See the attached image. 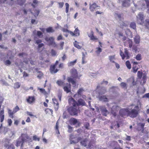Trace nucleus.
<instances>
[{"label": "nucleus", "instance_id": "nucleus-1", "mask_svg": "<svg viewBox=\"0 0 149 149\" xmlns=\"http://www.w3.org/2000/svg\"><path fill=\"white\" fill-rule=\"evenodd\" d=\"M68 102L71 107L68 109V111L72 115H77L79 111L78 104L75 100L72 98L69 99Z\"/></svg>", "mask_w": 149, "mask_h": 149}, {"label": "nucleus", "instance_id": "nucleus-2", "mask_svg": "<svg viewBox=\"0 0 149 149\" xmlns=\"http://www.w3.org/2000/svg\"><path fill=\"white\" fill-rule=\"evenodd\" d=\"M29 140L30 138L27 135L23 134L16 141V146L17 147L21 146L20 149H26L24 147V144L25 142Z\"/></svg>", "mask_w": 149, "mask_h": 149}, {"label": "nucleus", "instance_id": "nucleus-3", "mask_svg": "<svg viewBox=\"0 0 149 149\" xmlns=\"http://www.w3.org/2000/svg\"><path fill=\"white\" fill-rule=\"evenodd\" d=\"M139 107L138 106H135L132 105L128 108V115L132 118L136 117L138 114Z\"/></svg>", "mask_w": 149, "mask_h": 149}, {"label": "nucleus", "instance_id": "nucleus-4", "mask_svg": "<svg viewBox=\"0 0 149 149\" xmlns=\"http://www.w3.org/2000/svg\"><path fill=\"white\" fill-rule=\"evenodd\" d=\"M45 40L49 46H52L54 47H57V45L54 41V38L53 37H46L45 38Z\"/></svg>", "mask_w": 149, "mask_h": 149}, {"label": "nucleus", "instance_id": "nucleus-5", "mask_svg": "<svg viewBox=\"0 0 149 149\" xmlns=\"http://www.w3.org/2000/svg\"><path fill=\"white\" fill-rule=\"evenodd\" d=\"M71 144H74L77 143L80 140V138H77L72 134L70 136L69 139Z\"/></svg>", "mask_w": 149, "mask_h": 149}, {"label": "nucleus", "instance_id": "nucleus-6", "mask_svg": "<svg viewBox=\"0 0 149 149\" xmlns=\"http://www.w3.org/2000/svg\"><path fill=\"white\" fill-rule=\"evenodd\" d=\"M147 78V74L145 73L142 74V72H140V84L142 85L145 84L146 82Z\"/></svg>", "mask_w": 149, "mask_h": 149}, {"label": "nucleus", "instance_id": "nucleus-7", "mask_svg": "<svg viewBox=\"0 0 149 149\" xmlns=\"http://www.w3.org/2000/svg\"><path fill=\"white\" fill-rule=\"evenodd\" d=\"M120 55L123 59H124L125 58H126V59H128L129 58V57L128 53L126 49H125L124 53H123L122 51L120 50Z\"/></svg>", "mask_w": 149, "mask_h": 149}, {"label": "nucleus", "instance_id": "nucleus-8", "mask_svg": "<svg viewBox=\"0 0 149 149\" xmlns=\"http://www.w3.org/2000/svg\"><path fill=\"white\" fill-rule=\"evenodd\" d=\"M63 89L67 93H68L71 91V86L70 84H65L63 86Z\"/></svg>", "mask_w": 149, "mask_h": 149}, {"label": "nucleus", "instance_id": "nucleus-9", "mask_svg": "<svg viewBox=\"0 0 149 149\" xmlns=\"http://www.w3.org/2000/svg\"><path fill=\"white\" fill-rule=\"evenodd\" d=\"M100 109L102 114L106 116L109 114V112L107 110L105 107L104 106H101L100 107Z\"/></svg>", "mask_w": 149, "mask_h": 149}, {"label": "nucleus", "instance_id": "nucleus-10", "mask_svg": "<svg viewBox=\"0 0 149 149\" xmlns=\"http://www.w3.org/2000/svg\"><path fill=\"white\" fill-rule=\"evenodd\" d=\"M132 63H133L132 67L133 72L134 73H136L139 69V63L135 61H133Z\"/></svg>", "mask_w": 149, "mask_h": 149}, {"label": "nucleus", "instance_id": "nucleus-11", "mask_svg": "<svg viewBox=\"0 0 149 149\" xmlns=\"http://www.w3.org/2000/svg\"><path fill=\"white\" fill-rule=\"evenodd\" d=\"M70 123L71 125H76V126H79V121L77 119L74 118H71L70 120Z\"/></svg>", "mask_w": 149, "mask_h": 149}, {"label": "nucleus", "instance_id": "nucleus-12", "mask_svg": "<svg viewBox=\"0 0 149 149\" xmlns=\"http://www.w3.org/2000/svg\"><path fill=\"white\" fill-rule=\"evenodd\" d=\"M119 107L113 105L111 108V113L114 116L116 115V111L119 110Z\"/></svg>", "mask_w": 149, "mask_h": 149}, {"label": "nucleus", "instance_id": "nucleus-13", "mask_svg": "<svg viewBox=\"0 0 149 149\" xmlns=\"http://www.w3.org/2000/svg\"><path fill=\"white\" fill-rule=\"evenodd\" d=\"M87 34L88 36L90 38L91 40L93 41H95L98 40V38L97 37L94 36V33L93 31H91L90 33H87Z\"/></svg>", "mask_w": 149, "mask_h": 149}, {"label": "nucleus", "instance_id": "nucleus-14", "mask_svg": "<svg viewBox=\"0 0 149 149\" xmlns=\"http://www.w3.org/2000/svg\"><path fill=\"white\" fill-rule=\"evenodd\" d=\"M71 77L73 78H77L78 77V75L76 70L73 68L71 69L70 71Z\"/></svg>", "mask_w": 149, "mask_h": 149}, {"label": "nucleus", "instance_id": "nucleus-15", "mask_svg": "<svg viewBox=\"0 0 149 149\" xmlns=\"http://www.w3.org/2000/svg\"><path fill=\"white\" fill-rule=\"evenodd\" d=\"M128 109H122L119 111L120 114L122 116H124L128 115Z\"/></svg>", "mask_w": 149, "mask_h": 149}, {"label": "nucleus", "instance_id": "nucleus-16", "mask_svg": "<svg viewBox=\"0 0 149 149\" xmlns=\"http://www.w3.org/2000/svg\"><path fill=\"white\" fill-rule=\"evenodd\" d=\"M99 7L95 3H94L91 4H90L89 9L91 12H93L96 9H97V8Z\"/></svg>", "mask_w": 149, "mask_h": 149}, {"label": "nucleus", "instance_id": "nucleus-17", "mask_svg": "<svg viewBox=\"0 0 149 149\" xmlns=\"http://www.w3.org/2000/svg\"><path fill=\"white\" fill-rule=\"evenodd\" d=\"M81 143L82 146L85 147H86L87 145L88 146V147H90L91 146L90 145L89 143V142L87 139H83L81 142Z\"/></svg>", "mask_w": 149, "mask_h": 149}, {"label": "nucleus", "instance_id": "nucleus-18", "mask_svg": "<svg viewBox=\"0 0 149 149\" xmlns=\"http://www.w3.org/2000/svg\"><path fill=\"white\" fill-rule=\"evenodd\" d=\"M6 2L9 5H12L14 3V0H0V3Z\"/></svg>", "mask_w": 149, "mask_h": 149}, {"label": "nucleus", "instance_id": "nucleus-19", "mask_svg": "<svg viewBox=\"0 0 149 149\" xmlns=\"http://www.w3.org/2000/svg\"><path fill=\"white\" fill-rule=\"evenodd\" d=\"M72 77H68L67 80L68 82L72 83L73 85V87H75L76 86V82Z\"/></svg>", "mask_w": 149, "mask_h": 149}, {"label": "nucleus", "instance_id": "nucleus-20", "mask_svg": "<svg viewBox=\"0 0 149 149\" xmlns=\"http://www.w3.org/2000/svg\"><path fill=\"white\" fill-rule=\"evenodd\" d=\"M56 66L55 65L51 66L50 70L52 74L56 73L58 71V70L57 69H55Z\"/></svg>", "mask_w": 149, "mask_h": 149}, {"label": "nucleus", "instance_id": "nucleus-21", "mask_svg": "<svg viewBox=\"0 0 149 149\" xmlns=\"http://www.w3.org/2000/svg\"><path fill=\"white\" fill-rule=\"evenodd\" d=\"M83 91L84 89L82 88H79L77 91V94L74 95V97H76L77 96H80Z\"/></svg>", "mask_w": 149, "mask_h": 149}, {"label": "nucleus", "instance_id": "nucleus-22", "mask_svg": "<svg viewBox=\"0 0 149 149\" xmlns=\"http://www.w3.org/2000/svg\"><path fill=\"white\" fill-rule=\"evenodd\" d=\"M130 0H125L123 1L122 3L123 6L124 7L128 6L130 4Z\"/></svg>", "mask_w": 149, "mask_h": 149}, {"label": "nucleus", "instance_id": "nucleus-23", "mask_svg": "<svg viewBox=\"0 0 149 149\" xmlns=\"http://www.w3.org/2000/svg\"><path fill=\"white\" fill-rule=\"evenodd\" d=\"M99 100L103 102H108V99L105 96H102L99 97Z\"/></svg>", "mask_w": 149, "mask_h": 149}, {"label": "nucleus", "instance_id": "nucleus-24", "mask_svg": "<svg viewBox=\"0 0 149 149\" xmlns=\"http://www.w3.org/2000/svg\"><path fill=\"white\" fill-rule=\"evenodd\" d=\"M4 110H2L0 113V119L1 122H2L3 121L4 119Z\"/></svg>", "mask_w": 149, "mask_h": 149}, {"label": "nucleus", "instance_id": "nucleus-25", "mask_svg": "<svg viewBox=\"0 0 149 149\" xmlns=\"http://www.w3.org/2000/svg\"><path fill=\"white\" fill-rule=\"evenodd\" d=\"M35 100L34 98L33 97H29L27 99V102L29 103H32Z\"/></svg>", "mask_w": 149, "mask_h": 149}, {"label": "nucleus", "instance_id": "nucleus-26", "mask_svg": "<svg viewBox=\"0 0 149 149\" xmlns=\"http://www.w3.org/2000/svg\"><path fill=\"white\" fill-rule=\"evenodd\" d=\"M52 100L54 104L55 108L57 109L58 108V103L55 98H53Z\"/></svg>", "mask_w": 149, "mask_h": 149}, {"label": "nucleus", "instance_id": "nucleus-27", "mask_svg": "<svg viewBox=\"0 0 149 149\" xmlns=\"http://www.w3.org/2000/svg\"><path fill=\"white\" fill-rule=\"evenodd\" d=\"M77 60L76 59L73 61L69 62L68 63V66H72L74 65L76 63Z\"/></svg>", "mask_w": 149, "mask_h": 149}, {"label": "nucleus", "instance_id": "nucleus-28", "mask_svg": "<svg viewBox=\"0 0 149 149\" xmlns=\"http://www.w3.org/2000/svg\"><path fill=\"white\" fill-rule=\"evenodd\" d=\"M37 89L38 90H39L40 92L44 95H46L47 94L44 88H40L39 87H38Z\"/></svg>", "mask_w": 149, "mask_h": 149}, {"label": "nucleus", "instance_id": "nucleus-29", "mask_svg": "<svg viewBox=\"0 0 149 149\" xmlns=\"http://www.w3.org/2000/svg\"><path fill=\"white\" fill-rule=\"evenodd\" d=\"M109 60L112 63H114V60L115 59V55L110 56H109Z\"/></svg>", "mask_w": 149, "mask_h": 149}, {"label": "nucleus", "instance_id": "nucleus-30", "mask_svg": "<svg viewBox=\"0 0 149 149\" xmlns=\"http://www.w3.org/2000/svg\"><path fill=\"white\" fill-rule=\"evenodd\" d=\"M79 43L77 41H75L74 43V46L78 49H80L81 47L79 45Z\"/></svg>", "mask_w": 149, "mask_h": 149}, {"label": "nucleus", "instance_id": "nucleus-31", "mask_svg": "<svg viewBox=\"0 0 149 149\" xmlns=\"http://www.w3.org/2000/svg\"><path fill=\"white\" fill-rule=\"evenodd\" d=\"M74 33L75 34V36H79L80 35L79 33V31L78 29V28H76L75 29V30L74 31Z\"/></svg>", "mask_w": 149, "mask_h": 149}, {"label": "nucleus", "instance_id": "nucleus-32", "mask_svg": "<svg viewBox=\"0 0 149 149\" xmlns=\"http://www.w3.org/2000/svg\"><path fill=\"white\" fill-rule=\"evenodd\" d=\"M78 104L79 105H84L85 104V102L84 101L81 99H79L78 101Z\"/></svg>", "mask_w": 149, "mask_h": 149}, {"label": "nucleus", "instance_id": "nucleus-33", "mask_svg": "<svg viewBox=\"0 0 149 149\" xmlns=\"http://www.w3.org/2000/svg\"><path fill=\"white\" fill-rule=\"evenodd\" d=\"M56 83L58 86H63L65 84L61 80L57 81L56 82Z\"/></svg>", "mask_w": 149, "mask_h": 149}, {"label": "nucleus", "instance_id": "nucleus-34", "mask_svg": "<svg viewBox=\"0 0 149 149\" xmlns=\"http://www.w3.org/2000/svg\"><path fill=\"white\" fill-rule=\"evenodd\" d=\"M8 144H6V146H8V149H15V147L12 144L9 145V142H8Z\"/></svg>", "mask_w": 149, "mask_h": 149}, {"label": "nucleus", "instance_id": "nucleus-35", "mask_svg": "<svg viewBox=\"0 0 149 149\" xmlns=\"http://www.w3.org/2000/svg\"><path fill=\"white\" fill-rule=\"evenodd\" d=\"M95 49L96 50L95 51V52L98 54H99L102 51V49L100 47L96 48Z\"/></svg>", "mask_w": 149, "mask_h": 149}, {"label": "nucleus", "instance_id": "nucleus-36", "mask_svg": "<svg viewBox=\"0 0 149 149\" xmlns=\"http://www.w3.org/2000/svg\"><path fill=\"white\" fill-rule=\"evenodd\" d=\"M134 41L136 43L139 44V43L140 42L139 36H136L134 38Z\"/></svg>", "mask_w": 149, "mask_h": 149}, {"label": "nucleus", "instance_id": "nucleus-37", "mask_svg": "<svg viewBox=\"0 0 149 149\" xmlns=\"http://www.w3.org/2000/svg\"><path fill=\"white\" fill-rule=\"evenodd\" d=\"M46 30L47 32L48 33H53L54 31V29L51 27L47 28Z\"/></svg>", "mask_w": 149, "mask_h": 149}, {"label": "nucleus", "instance_id": "nucleus-38", "mask_svg": "<svg viewBox=\"0 0 149 149\" xmlns=\"http://www.w3.org/2000/svg\"><path fill=\"white\" fill-rule=\"evenodd\" d=\"M100 90V91L99 92V94H104L106 92V90L105 88L104 87L101 88Z\"/></svg>", "mask_w": 149, "mask_h": 149}, {"label": "nucleus", "instance_id": "nucleus-39", "mask_svg": "<svg viewBox=\"0 0 149 149\" xmlns=\"http://www.w3.org/2000/svg\"><path fill=\"white\" fill-rule=\"evenodd\" d=\"M8 113L9 114V116L11 118H13V115L14 113H13V111L12 112V111L9 109H8Z\"/></svg>", "mask_w": 149, "mask_h": 149}, {"label": "nucleus", "instance_id": "nucleus-40", "mask_svg": "<svg viewBox=\"0 0 149 149\" xmlns=\"http://www.w3.org/2000/svg\"><path fill=\"white\" fill-rule=\"evenodd\" d=\"M17 3L20 5H22L25 2V0H17Z\"/></svg>", "mask_w": 149, "mask_h": 149}, {"label": "nucleus", "instance_id": "nucleus-41", "mask_svg": "<svg viewBox=\"0 0 149 149\" xmlns=\"http://www.w3.org/2000/svg\"><path fill=\"white\" fill-rule=\"evenodd\" d=\"M130 26L133 29H135L136 27V24L134 22H132L130 24Z\"/></svg>", "mask_w": 149, "mask_h": 149}, {"label": "nucleus", "instance_id": "nucleus-42", "mask_svg": "<svg viewBox=\"0 0 149 149\" xmlns=\"http://www.w3.org/2000/svg\"><path fill=\"white\" fill-rule=\"evenodd\" d=\"M65 5L66 6L65 12L66 13H67L68 12L69 5L68 3H66L65 4Z\"/></svg>", "mask_w": 149, "mask_h": 149}, {"label": "nucleus", "instance_id": "nucleus-43", "mask_svg": "<svg viewBox=\"0 0 149 149\" xmlns=\"http://www.w3.org/2000/svg\"><path fill=\"white\" fill-rule=\"evenodd\" d=\"M126 65L127 67L129 69H130L131 68V65L129 61H127L126 62Z\"/></svg>", "mask_w": 149, "mask_h": 149}, {"label": "nucleus", "instance_id": "nucleus-44", "mask_svg": "<svg viewBox=\"0 0 149 149\" xmlns=\"http://www.w3.org/2000/svg\"><path fill=\"white\" fill-rule=\"evenodd\" d=\"M20 86V84L18 82H16L14 84V87L15 88H18Z\"/></svg>", "mask_w": 149, "mask_h": 149}, {"label": "nucleus", "instance_id": "nucleus-45", "mask_svg": "<svg viewBox=\"0 0 149 149\" xmlns=\"http://www.w3.org/2000/svg\"><path fill=\"white\" fill-rule=\"evenodd\" d=\"M120 85L121 87L123 88H126L127 87L126 84L123 82L121 83L120 84Z\"/></svg>", "mask_w": 149, "mask_h": 149}, {"label": "nucleus", "instance_id": "nucleus-46", "mask_svg": "<svg viewBox=\"0 0 149 149\" xmlns=\"http://www.w3.org/2000/svg\"><path fill=\"white\" fill-rule=\"evenodd\" d=\"M19 110V108L17 106H16L13 110V113H15Z\"/></svg>", "mask_w": 149, "mask_h": 149}, {"label": "nucleus", "instance_id": "nucleus-47", "mask_svg": "<svg viewBox=\"0 0 149 149\" xmlns=\"http://www.w3.org/2000/svg\"><path fill=\"white\" fill-rule=\"evenodd\" d=\"M51 54L52 56H55L56 54V52L55 50L52 49L51 51Z\"/></svg>", "mask_w": 149, "mask_h": 149}, {"label": "nucleus", "instance_id": "nucleus-48", "mask_svg": "<svg viewBox=\"0 0 149 149\" xmlns=\"http://www.w3.org/2000/svg\"><path fill=\"white\" fill-rule=\"evenodd\" d=\"M64 44V42H61L60 44V47L59 48V49L60 50H62L63 48V46Z\"/></svg>", "mask_w": 149, "mask_h": 149}, {"label": "nucleus", "instance_id": "nucleus-49", "mask_svg": "<svg viewBox=\"0 0 149 149\" xmlns=\"http://www.w3.org/2000/svg\"><path fill=\"white\" fill-rule=\"evenodd\" d=\"M58 121L56 123V133L58 134H59V132L58 130Z\"/></svg>", "mask_w": 149, "mask_h": 149}, {"label": "nucleus", "instance_id": "nucleus-50", "mask_svg": "<svg viewBox=\"0 0 149 149\" xmlns=\"http://www.w3.org/2000/svg\"><path fill=\"white\" fill-rule=\"evenodd\" d=\"M58 3L59 5V8H62L64 4L63 2H58Z\"/></svg>", "mask_w": 149, "mask_h": 149}, {"label": "nucleus", "instance_id": "nucleus-51", "mask_svg": "<svg viewBox=\"0 0 149 149\" xmlns=\"http://www.w3.org/2000/svg\"><path fill=\"white\" fill-rule=\"evenodd\" d=\"M125 33L127 35H130L131 34L130 30L128 29H126L125 30Z\"/></svg>", "mask_w": 149, "mask_h": 149}, {"label": "nucleus", "instance_id": "nucleus-52", "mask_svg": "<svg viewBox=\"0 0 149 149\" xmlns=\"http://www.w3.org/2000/svg\"><path fill=\"white\" fill-rule=\"evenodd\" d=\"M37 35L39 38H40L42 36V33L40 31H37Z\"/></svg>", "mask_w": 149, "mask_h": 149}, {"label": "nucleus", "instance_id": "nucleus-53", "mask_svg": "<svg viewBox=\"0 0 149 149\" xmlns=\"http://www.w3.org/2000/svg\"><path fill=\"white\" fill-rule=\"evenodd\" d=\"M68 131L69 132H71L72 131V127L70 125L68 126Z\"/></svg>", "mask_w": 149, "mask_h": 149}, {"label": "nucleus", "instance_id": "nucleus-54", "mask_svg": "<svg viewBox=\"0 0 149 149\" xmlns=\"http://www.w3.org/2000/svg\"><path fill=\"white\" fill-rule=\"evenodd\" d=\"M145 1V3L146 4V6L147 8L149 7V1L148 0H144V1Z\"/></svg>", "mask_w": 149, "mask_h": 149}, {"label": "nucleus", "instance_id": "nucleus-55", "mask_svg": "<svg viewBox=\"0 0 149 149\" xmlns=\"http://www.w3.org/2000/svg\"><path fill=\"white\" fill-rule=\"evenodd\" d=\"M38 74H38V75L37 77H38V78L39 79H40L42 77V76L43 74L42 73H41L40 72H39L38 73Z\"/></svg>", "mask_w": 149, "mask_h": 149}, {"label": "nucleus", "instance_id": "nucleus-56", "mask_svg": "<svg viewBox=\"0 0 149 149\" xmlns=\"http://www.w3.org/2000/svg\"><path fill=\"white\" fill-rule=\"evenodd\" d=\"M82 60H85L86 59V57H85V55H87V53H85V54H84V52L82 53Z\"/></svg>", "mask_w": 149, "mask_h": 149}, {"label": "nucleus", "instance_id": "nucleus-57", "mask_svg": "<svg viewBox=\"0 0 149 149\" xmlns=\"http://www.w3.org/2000/svg\"><path fill=\"white\" fill-rule=\"evenodd\" d=\"M33 139L35 141H39L40 140L39 138H38L36 136H34L33 137Z\"/></svg>", "mask_w": 149, "mask_h": 149}, {"label": "nucleus", "instance_id": "nucleus-58", "mask_svg": "<svg viewBox=\"0 0 149 149\" xmlns=\"http://www.w3.org/2000/svg\"><path fill=\"white\" fill-rule=\"evenodd\" d=\"M145 125V123H140V127H141L143 130H142V131H143L144 130V127ZM143 132V131H142Z\"/></svg>", "mask_w": 149, "mask_h": 149}, {"label": "nucleus", "instance_id": "nucleus-59", "mask_svg": "<svg viewBox=\"0 0 149 149\" xmlns=\"http://www.w3.org/2000/svg\"><path fill=\"white\" fill-rule=\"evenodd\" d=\"M26 114H27V115H29L30 116H34V115L31 112L27 111L26 112Z\"/></svg>", "mask_w": 149, "mask_h": 149}, {"label": "nucleus", "instance_id": "nucleus-60", "mask_svg": "<svg viewBox=\"0 0 149 149\" xmlns=\"http://www.w3.org/2000/svg\"><path fill=\"white\" fill-rule=\"evenodd\" d=\"M39 13V11L38 10H36L35 13L34 14V15L35 17L37 16Z\"/></svg>", "mask_w": 149, "mask_h": 149}, {"label": "nucleus", "instance_id": "nucleus-61", "mask_svg": "<svg viewBox=\"0 0 149 149\" xmlns=\"http://www.w3.org/2000/svg\"><path fill=\"white\" fill-rule=\"evenodd\" d=\"M11 62L10 61L8 60H7L5 62V64L6 65H10V64Z\"/></svg>", "mask_w": 149, "mask_h": 149}, {"label": "nucleus", "instance_id": "nucleus-62", "mask_svg": "<svg viewBox=\"0 0 149 149\" xmlns=\"http://www.w3.org/2000/svg\"><path fill=\"white\" fill-rule=\"evenodd\" d=\"M8 122L9 125L10 126L12 123V121L10 119H8Z\"/></svg>", "mask_w": 149, "mask_h": 149}, {"label": "nucleus", "instance_id": "nucleus-63", "mask_svg": "<svg viewBox=\"0 0 149 149\" xmlns=\"http://www.w3.org/2000/svg\"><path fill=\"white\" fill-rule=\"evenodd\" d=\"M42 42V41L41 40L39 39L36 40V43L37 44H39L41 43Z\"/></svg>", "mask_w": 149, "mask_h": 149}, {"label": "nucleus", "instance_id": "nucleus-64", "mask_svg": "<svg viewBox=\"0 0 149 149\" xmlns=\"http://www.w3.org/2000/svg\"><path fill=\"white\" fill-rule=\"evenodd\" d=\"M63 37L61 35H59L57 38V40H59L62 39Z\"/></svg>", "mask_w": 149, "mask_h": 149}]
</instances>
